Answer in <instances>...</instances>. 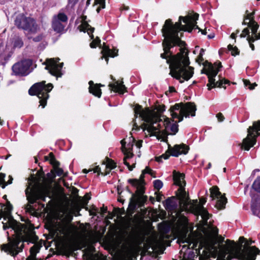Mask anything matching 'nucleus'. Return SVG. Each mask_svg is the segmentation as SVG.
I'll list each match as a JSON object with an SVG mask.
<instances>
[{
  "label": "nucleus",
  "mask_w": 260,
  "mask_h": 260,
  "mask_svg": "<svg viewBox=\"0 0 260 260\" xmlns=\"http://www.w3.org/2000/svg\"><path fill=\"white\" fill-rule=\"evenodd\" d=\"M228 49L230 51H231V53L232 55H236L239 54V51L238 50V49L236 46H233V45H232L231 44L228 45Z\"/></svg>",
  "instance_id": "nucleus-37"
},
{
  "label": "nucleus",
  "mask_w": 260,
  "mask_h": 260,
  "mask_svg": "<svg viewBox=\"0 0 260 260\" xmlns=\"http://www.w3.org/2000/svg\"><path fill=\"white\" fill-rule=\"evenodd\" d=\"M35 162H37L38 161V158L36 157H35Z\"/></svg>",
  "instance_id": "nucleus-63"
},
{
  "label": "nucleus",
  "mask_w": 260,
  "mask_h": 260,
  "mask_svg": "<svg viewBox=\"0 0 260 260\" xmlns=\"http://www.w3.org/2000/svg\"><path fill=\"white\" fill-rule=\"evenodd\" d=\"M142 140H139L136 143V146L138 148H140L142 147Z\"/></svg>",
  "instance_id": "nucleus-51"
},
{
  "label": "nucleus",
  "mask_w": 260,
  "mask_h": 260,
  "mask_svg": "<svg viewBox=\"0 0 260 260\" xmlns=\"http://www.w3.org/2000/svg\"><path fill=\"white\" fill-rule=\"evenodd\" d=\"M204 49H202L201 50L200 54L199 55L197 59V61L199 63L203 60V53L204 52Z\"/></svg>",
  "instance_id": "nucleus-46"
},
{
  "label": "nucleus",
  "mask_w": 260,
  "mask_h": 260,
  "mask_svg": "<svg viewBox=\"0 0 260 260\" xmlns=\"http://www.w3.org/2000/svg\"><path fill=\"white\" fill-rule=\"evenodd\" d=\"M3 223L4 230L11 228V231H14L15 237L12 240L8 238L9 243L2 245L1 249L12 256H15L22 251L23 244H22L20 247L19 246L21 242H32L38 239L32 228H28L26 224H22L13 218L9 219V226L6 223Z\"/></svg>",
  "instance_id": "nucleus-3"
},
{
  "label": "nucleus",
  "mask_w": 260,
  "mask_h": 260,
  "mask_svg": "<svg viewBox=\"0 0 260 260\" xmlns=\"http://www.w3.org/2000/svg\"><path fill=\"white\" fill-rule=\"evenodd\" d=\"M135 198L136 195L134 193H132V197L130 199V202L129 203L128 207L127 209L129 212H132V213H134V210L137 207V204L136 200H135Z\"/></svg>",
  "instance_id": "nucleus-31"
},
{
  "label": "nucleus",
  "mask_w": 260,
  "mask_h": 260,
  "mask_svg": "<svg viewBox=\"0 0 260 260\" xmlns=\"http://www.w3.org/2000/svg\"><path fill=\"white\" fill-rule=\"evenodd\" d=\"M1 175L2 176V177L0 179V186H1L3 188H5L7 185L10 184L12 183L13 178L10 176L9 180L6 182L4 179L5 175L2 174Z\"/></svg>",
  "instance_id": "nucleus-35"
},
{
  "label": "nucleus",
  "mask_w": 260,
  "mask_h": 260,
  "mask_svg": "<svg viewBox=\"0 0 260 260\" xmlns=\"http://www.w3.org/2000/svg\"><path fill=\"white\" fill-rule=\"evenodd\" d=\"M32 64L30 59H25L15 63L12 68L13 72L16 75H26Z\"/></svg>",
  "instance_id": "nucleus-19"
},
{
  "label": "nucleus",
  "mask_w": 260,
  "mask_h": 260,
  "mask_svg": "<svg viewBox=\"0 0 260 260\" xmlns=\"http://www.w3.org/2000/svg\"><path fill=\"white\" fill-rule=\"evenodd\" d=\"M224 241V238L222 237H220L219 239V242L222 243Z\"/></svg>",
  "instance_id": "nucleus-56"
},
{
  "label": "nucleus",
  "mask_w": 260,
  "mask_h": 260,
  "mask_svg": "<svg viewBox=\"0 0 260 260\" xmlns=\"http://www.w3.org/2000/svg\"><path fill=\"white\" fill-rule=\"evenodd\" d=\"M218 241L215 240L207 246L206 249L208 250L209 255L213 258H215L220 252V255L218 257L216 260H225V256L227 254H224L223 248L226 245H219L216 246Z\"/></svg>",
  "instance_id": "nucleus-15"
},
{
  "label": "nucleus",
  "mask_w": 260,
  "mask_h": 260,
  "mask_svg": "<svg viewBox=\"0 0 260 260\" xmlns=\"http://www.w3.org/2000/svg\"><path fill=\"white\" fill-rule=\"evenodd\" d=\"M154 187L157 189L159 190L163 186V183L160 180H155L153 182Z\"/></svg>",
  "instance_id": "nucleus-40"
},
{
  "label": "nucleus",
  "mask_w": 260,
  "mask_h": 260,
  "mask_svg": "<svg viewBox=\"0 0 260 260\" xmlns=\"http://www.w3.org/2000/svg\"><path fill=\"white\" fill-rule=\"evenodd\" d=\"M249 36H250L249 30L248 28H244L240 35V37L241 38H244L246 36H247L248 37Z\"/></svg>",
  "instance_id": "nucleus-44"
},
{
  "label": "nucleus",
  "mask_w": 260,
  "mask_h": 260,
  "mask_svg": "<svg viewBox=\"0 0 260 260\" xmlns=\"http://www.w3.org/2000/svg\"><path fill=\"white\" fill-rule=\"evenodd\" d=\"M248 134L243 140L241 148L249 150L256 143V137L260 135V121L254 122L251 126L248 128Z\"/></svg>",
  "instance_id": "nucleus-11"
},
{
  "label": "nucleus",
  "mask_w": 260,
  "mask_h": 260,
  "mask_svg": "<svg viewBox=\"0 0 260 260\" xmlns=\"http://www.w3.org/2000/svg\"><path fill=\"white\" fill-rule=\"evenodd\" d=\"M57 219L60 220L55 225V232L57 236H69L72 232L74 226L71 224L73 216L68 208L61 209L57 214Z\"/></svg>",
  "instance_id": "nucleus-6"
},
{
  "label": "nucleus",
  "mask_w": 260,
  "mask_h": 260,
  "mask_svg": "<svg viewBox=\"0 0 260 260\" xmlns=\"http://www.w3.org/2000/svg\"><path fill=\"white\" fill-rule=\"evenodd\" d=\"M137 204H138L140 207H142L144 206V204L147 201V196L144 195H141L137 196Z\"/></svg>",
  "instance_id": "nucleus-34"
},
{
  "label": "nucleus",
  "mask_w": 260,
  "mask_h": 260,
  "mask_svg": "<svg viewBox=\"0 0 260 260\" xmlns=\"http://www.w3.org/2000/svg\"><path fill=\"white\" fill-rule=\"evenodd\" d=\"M149 200L152 203L154 201V198L153 197H150V198H149Z\"/></svg>",
  "instance_id": "nucleus-60"
},
{
  "label": "nucleus",
  "mask_w": 260,
  "mask_h": 260,
  "mask_svg": "<svg viewBox=\"0 0 260 260\" xmlns=\"http://www.w3.org/2000/svg\"><path fill=\"white\" fill-rule=\"evenodd\" d=\"M53 86L51 83L45 84V81L37 83L29 89V94L36 95L40 99V106L44 108L46 106L47 100L49 98L48 93L52 90Z\"/></svg>",
  "instance_id": "nucleus-9"
},
{
  "label": "nucleus",
  "mask_w": 260,
  "mask_h": 260,
  "mask_svg": "<svg viewBox=\"0 0 260 260\" xmlns=\"http://www.w3.org/2000/svg\"><path fill=\"white\" fill-rule=\"evenodd\" d=\"M23 45L22 40L19 38H16L13 41H10L6 45L7 49L12 51L15 48H20Z\"/></svg>",
  "instance_id": "nucleus-25"
},
{
  "label": "nucleus",
  "mask_w": 260,
  "mask_h": 260,
  "mask_svg": "<svg viewBox=\"0 0 260 260\" xmlns=\"http://www.w3.org/2000/svg\"><path fill=\"white\" fill-rule=\"evenodd\" d=\"M252 15V13L247 14V17L244 20L243 24H247L251 28V36H249L247 38V40L251 50H254V46L252 43L260 39V32L257 33L258 25L253 20Z\"/></svg>",
  "instance_id": "nucleus-12"
},
{
  "label": "nucleus",
  "mask_w": 260,
  "mask_h": 260,
  "mask_svg": "<svg viewBox=\"0 0 260 260\" xmlns=\"http://www.w3.org/2000/svg\"><path fill=\"white\" fill-rule=\"evenodd\" d=\"M238 255L240 258H244L245 260H255V254H251L250 256H246V255H242L240 253V250L238 252Z\"/></svg>",
  "instance_id": "nucleus-36"
},
{
  "label": "nucleus",
  "mask_w": 260,
  "mask_h": 260,
  "mask_svg": "<svg viewBox=\"0 0 260 260\" xmlns=\"http://www.w3.org/2000/svg\"><path fill=\"white\" fill-rule=\"evenodd\" d=\"M240 245L236 244L234 241H231L230 240H226L227 246H225L223 248L224 254H229V256L236 258L240 260H245L244 258H241L238 255V252L240 250V253L242 255H246V256H250L251 254H255V257L257 255L259 254L260 250L255 246L251 247H246L243 246L242 243H244L246 239L244 237H240L239 238Z\"/></svg>",
  "instance_id": "nucleus-5"
},
{
  "label": "nucleus",
  "mask_w": 260,
  "mask_h": 260,
  "mask_svg": "<svg viewBox=\"0 0 260 260\" xmlns=\"http://www.w3.org/2000/svg\"><path fill=\"white\" fill-rule=\"evenodd\" d=\"M254 242L252 240H250L249 242L247 241L246 243H245V245H246V247H249V245L252 244Z\"/></svg>",
  "instance_id": "nucleus-54"
},
{
  "label": "nucleus",
  "mask_w": 260,
  "mask_h": 260,
  "mask_svg": "<svg viewBox=\"0 0 260 260\" xmlns=\"http://www.w3.org/2000/svg\"><path fill=\"white\" fill-rule=\"evenodd\" d=\"M44 159L45 161H48L49 162H58L55 160V157L52 153H50L48 155L45 156Z\"/></svg>",
  "instance_id": "nucleus-39"
},
{
  "label": "nucleus",
  "mask_w": 260,
  "mask_h": 260,
  "mask_svg": "<svg viewBox=\"0 0 260 260\" xmlns=\"http://www.w3.org/2000/svg\"><path fill=\"white\" fill-rule=\"evenodd\" d=\"M90 198H88L87 201H84L83 199L81 200V204L83 208L85 206H86L87 204L88 200H89Z\"/></svg>",
  "instance_id": "nucleus-50"
},
{
  "label": "nucleus",
  "mask_w": 260,
  "mask_h": 260,
  "mask_svg": "<svg viewBox=\"0 0 260 260\" xmlns=\"http://www.w3.org/2000/svg\"><path fill=\"white\" fill-rule=\"evenodd\" d=\"M210 191V197L212 198V200H217L215 207L218 209H224L227 203V199L225 197V194H222L216 186L211 187Z\"/></svg>",
  "instance_id": "nucleus-17"
},
{
  "label": "nucleus",
  "mask_w": 260,
  "mask_h": 260,
  "mask_svg": "<svg viewBox=\"0 0 260 260\" xmlns=\"http://www.w3.org/2000/svg\"><path fill=\"white\" fill-rule=\"evenodd\" d=\"M244 84L245 86H247L249 85V88L250 89H253L255 88V86H257V84L256 83H254L253 84H251L249 80H243Z\"/></svg>",
  "instance_id": "nucleus-42"
},
{
  "label": "nucleus",
  "mask_w": 260,
  "mask_h": 260,
  "mask_svg": "<svg viewBox=\"0 0 260 260\" xmlns=\"http://www.w3.org/2000/svg\"><path fill=\"white\" fill-rule=\"evenodd\" d=\"M139 128H139V126L137 125V124L135 122H134L132 131H137V130L139 129Z\"/></svg>",
  "instance_id": "nucleus-52"
},
{
  "label": "nucleus",
  "mask_w": 260,
  "mask_h": 260,
  "mask_svg": "<svg viewBox=\"0 0 260 260\" xmlns=\"http://www.w3.org/2000/svg\"><path fill=\"white\" fill-rule=\"evenodd\" d=\"M50 188L46 186H37L32 188L27 187L25 190V194L28 204L26 205L25 209L27 211H31L33 210L30 204L35 203L38 200L45 201V198L49 196Z\"/></svg>",
  "instance_id": "nucleus-8"
},
{
  "label": "nucleus",
  "mask_w": 260,
  "mask_h": 260,
  "mask_svg": "<svg viewBox=\"0 0 260 260\" xmlns=\"http://www.w3.org/2000/svg\"><path fill=\"white\" fill-rule=\"evenodd\" d=\"M171 118L160 115L157 111L148 108L142 109L136 105L134 108L135 116L139 115L144 121L141 127L146 136H155L158 140L166 142L167 136L175 135L178 131V122L183 120V117L195 115V105L190 103L176 104L169 109Z\"/></svg>",
  "instance_id": "nucleus-2"
},
{
  "label": "nucleus",
  "mask_w": 260,
  "mask_h": 260,
  "mask_svg": "<svg viewBox=\"0 0 260 260\" xmlns=\"http://www.w3.org/2000/svg\"><path fill=\"white\" fill-rule=\"evenodd\" d=\"M68 21L67 16L63 13H59L52 19V26L54 31L61 32L63 31Z\"/></svg>",
  "instance_id": "nucleus-16"
},
{
  "label": "nucleus",
  "mask_w": 260,
  "mask_h": 260,
  "mask_svg": "<svg viewBox=\"0 0 260 260\" xmlns=\"http://www.w3.org/2000/svg\"><path fill=\"white\" fill-rule=\"evenodd\" d=\"M252 187L255 190L260 192V177H258L254 181Z\"/></svg>",
  "instance_id": "nucleus-38"
},
{
  "label": "nucleus",
  "mask_w": 260,
  "mask_h": 260,
  "mask_svg": "<svg viewBox=\"0 0 260 260\" xmlns=\"http://www.w3.org/2000/svg\"><path fill=\"white\" fill-rule=\"evenodd\" d=\"M116 164H102L103 171L102 170V168L98 166L92 169L87 170L84 169L83 170L82 172L84 173H87L88 172L93 171V173H98V174L105 176L108 174L111 170L116 167Z\"/></svg>",
  "instance_id": "nucleus-20"
},
{
  "label": "nucleus",
  "mask_w": 260,
  "mask_h": 260,
  "mask_svg": "<svg viewBox=\"0 0 260 260\" xmlns=\"http://www.w3.org/2000/svg\"><path fill=\"white\" fill-rule=\"evenodd\" d=\"M79 0H68V6L71 8L74 7L78 2Z\"/></svg>",
  "instance_id": "nucleus-45"
},
{
  "label": "nucleus",
  "mask_w": 260,
  "mask_h": 260,
  "mask_svg": "<svg viewBox=\"0 0 260 260\" xmlns=\"http://www.w3.org/2000/svg\"><path fill=\"white\" fill-rule=\"evenodd\" d=\"M231 38L233 39H235L236 38V35L234 34V33H232L231 35Z\"/></svg>",
  "instance_id": "nucleus-59"
},
{
  "label": "nucleus",
  "mask_w": 260,
  "mask_h": 260,
  "mask_svg": "<svg viewBox=\"0 0 260 260\" xmlns=\"http://www.w3.org/2000/svg\"><path fill=\"white\" fill-rule=\"evenodd\" d=\"M100 42L101 40L97 37L95 39L92 41L90 43V46L91 48H95L99 44H100Z\"/></svg>",
  "instance_id": "nucleus-43"
},
{
  "label": "nucleus",
  "mask_w": 260,
  "mask_h": 260,
  "mask_svg": "<svg viewBox=\"0 0 260 260\" xmlns=\"http://www.w3.org/2000/svg\"><path fill=\"white\" fill-rule=\"evenodd\" d=\"M93 6L95 7L96 12L99 13L102 9L105 7V0H94Z\"/></svg>",
  "instance_id": "nucleus-32"
},
{
  "label": "nucleus",
  "mask_w": 260,
  "mask_h": 260,
  "mask_svg": "<svg viewBox=\"0 0 260 260\" xmlns=\"http://www.w3.org/2000/svg\"><path fill=\"white\" fill-rule=\"evenodd\" d=\"M216 117L217 118L219 122L223 121L224 120V117L223 115L221 113H218L216 115Z\"/></svg>",
  "instance_id": "nucleus-48"
},
{
  "label": "nucleus",
  "mask_w": 260,
  "mask_h": 260,
  "mask_svg": "<svg viewBox=\"0 0 260 260\" xmlns=\"http://www.w3.org/2000/svg\"><path fill=\"white\" fill-rule=\"evenodd\" d=\"M109 86L113 91L120 93H123L125 89V86L122 83H119L117 81L114 83L109 84Z\"/></svg>",
  "instance_id": "nucleus-28"
},
{
  "label": "nucleus",
  "mask_w": 260,
  "mask_h": 260,
  "mask_svg": "<svg viewBox=\"0 0 260 260\" xmlns=\"http://www.w3.org/2000/svg\"><path fill=\"white\" fill-rule=\"evenodd\" d=\"M150 174L151 176H152V173H153V171L151 169H150L149 167H146V168L143 170L142 171V174L140 175V179L138 180L139 181L141 182V184H144L145 183V181H144V175L145 174Z\"/></svg>",
  "instance_id": "nucleus-33"
},
{
  "label": "nucleus",
  "mask_w": 260,
  "mask_h": 260,
  "mask_svg": "<svg viewBox=\"0 0 260 260\" xmlns=\"http://www.w3.org/2000/svg\"><path fill=\"white\" fill-rule=\"evenodd\" d=\"M194 238H193L191 235H189L187 237L185 235L181 239L179 240V243H186L188 244V248H189V246L191 244H193L192 247H196L197 246V243H194Z\"/></svg>",
  "instance_id": "nucleus-29"
},
{
  "label": "nucleus",
  "mask_w": 260,
  "mask_h": 260,
  "mask_svg": "<svg viewBox=\"0 0 260 260\" xmlns=\"http://www.w3.org/2000/svg\"><path fill=\"white\" fill-rule=\"evenodd\" d=\"M59 58H49L46 60L45 69L48 70L49 73L53 76L61 77L62 75L61 69L63 63H59Z\"/></svg>",
  "instance_id": "nucleus-14"
},
{
  "label": "nucleus",
  "mask_w": 260,
  "mask_h": 260,
  "mask_svg": "<svg viewBox=\"0 0 260 260\" xmlns=\"http://www.w3.org/2000/svg\"><path fill=\"white\" fill-rule=\"evenodd\" d=\"M128 182L131 183L133 186L137 187V190L136 191V197L137 196L144 195V184H141V182L138 179H129Z\"/></svg>",
  "instance_id": "nucleus-24"
},
{
  "label": "nucleus",
  "mask_w": 260,
  "mask_h": 260,
  "mask_svg": "<svg viewBox=\"0 0 260 260\" xmlns=\"http://www.w3.org/2000/svg\"><path fill=\"white\" fill-rule=\"evenodd\" d=\"M128 168V170L129 171H132L133 169L135 168V164H133V165H130V164L129 163H127V164H124Z\"/></svg>",
  "instance_id": "nucleus-49"
},
{
  "label": "nucleus",
  "mask_w": 260,
  "mask_h": 260,
  "mask_svg": "<svg viewBox=\"0 0 260 260\" xmlns=\"http://www.w3.org/2000/svg\"><path fill=\"white\" fill-rule=\"evenodd\" d=\"M89 91L95 96L100 98L102 94V91L100 87L104 86L101 84H94L92 81L89 82Z\"/></svg>",
  "instance_id": "nucleus-23"
},
{
  "label": "nucleus",
  "mask_w": 260,
  "mask_h": 260,
  "mask_svg": "<svg viewBox=\"0 0 260 260\" xmlns=\"http://www.w3.org/2000/svg\"><path fill=\"white\" fill-rule=\"evenodd\" d=\"M173 176L174 184L179 186L176 191V195L179 200L181 209L182 211H190L197 216L201 215L204 223L207 224L209 218V214L204 208L203 205L198 204L197 200L193 201L189 200L188 194L185 191L184 188L186 184L184 174L174 171ZM200 202L202 204H204L206 202V200L202 198L200 199Z\"/></svg>",
  "instance_id": "nucleus-4"
},
{
  "label": "nucleus",
  "mask_w": 260,
  "mask_h": 260,
  "mask_svg": "<svg viewBox=\"0 0 260 260\" xmlns=\"http://www.w3.org/2000/svg\"><path fill=\"white\" fill-rule=\"evenodd\" d=\"M90 1H91V0H87V2H86V4L87 6H88L90 5Z\"/></svg>",
  "instance_id": "nucleus-61"
},
{
  "label": "nucleus",
  "mask_w": 260,
  "mask_h": 260,
  "mask_svg": "<svg viewBox=\"0 0 260 260\" xmlns=\"http://www.w3.org/2000/svg\"><path fill=\"white\" fill-rule=\"evenodd\" d=\"M198 17L199 14L197 13L184 17L180 16L179 21L174 24L171 19H167L162 28L164 53L160 56L166 59L167 62L169 64L170 74L181 83L192 77L193 68L189 66L188 53L185 48V43L180 39L179 32L183 30L190 32L196 26L202 34L206 35V30H202L196 26Z\"/></svg>",
  "instance_id": "nucleus-1"
},
{
  "label": "nucleus",
  "mask_w": 260,
  "mask_h": 260,
  "mask_svg": "<svg viewBox=\"0 0 260 260\" xmlns=\"http://www.w3.org/2000/svg\"><path fill=\"white\" fill-rule=\"evenodd\" d=\"M101 210L103 213H105L107 212V207H102L101 208Z\"/></svg>",
  "instance_id": "nucleus-53"
},
{
  "label": "nucleus",
  "mask_w": 260,
  "mask_h": 260,
  "mask_svg": "<svg viewBox=\"0 0 260 260\" xmlns=\"http://www.w3.org/2000/svg\"><path fill=\"white\" fill-rule=\"evenodd\" d=\"M55 165L54 166V168L55 169V174H56L58 176H61L63 174V171L62 169L59 168L58 167V165L59 164H53Z\"/></svg>",
  "instance_id": "nucleus-41"
},
{
  "label": "nucleus",
  "mask_w": 260,
  "mask_h": 260,
  "mask_svg": "<svg viewBox=\"0 0 260 260\" xmlns=\"http://www.w3.org/2000/svg\"><path fill=\"white\" fill-rule=\"evenodd\" d=\"M218 230L217 229H215L213 230V233L216 235H218Z\"/></svg>",
  "instance_id": "nucleus-58"
},
{
  "label": "nucleus",
  "mask_w": 260,
  "mask_h": 260,
  "mask_svg": "<svg viewBox=\"0 0 260 260\" xmlns=\"http://www.w3.org/2000/svg\"><path fill=\"white\" fill-rule=\"evenodd\" d=\"M175 91V89L174 87H170V88H169V91L170 92H174Z\"/></svg>",
  "instance_id": "nucleus-55"
},
{
  "label": "nucleus",
  "mask_w": 260,
  "mask_h": 260,
  "mask_svg": "<svg viewBox=\"0 0 260 260\" xmlns=\"http://www.w3.org/2000/svg\"><path fill=\"white\" fill-rule=\"evenodd\" d=\"M189 150V147L185 144L175 145L173 147H169L168 153H166L156 158L157 161H161L162 159H167L171 154L174 156H178L180 154H186Z\"/></svg>",
  "instance_id": "nucleus-13"
},
{
  "label": "nucleus",
  "mask_w": 260,
  "mask_h": 260,
  "mask_svg": "<svg viewBox=\"0 0 260 260\" xmlns=\"http://www.w3.org/2000/svg\"><path fill=\"white\" fill-rule=\"evenodd\" d=\"M221 67L220 62H215L213 64L206 62L204 64V72L208 77L209 83L207 84L208 89L210 90L214 87H222L223 81L222 80L215 81V77L219 72V69Z\"/></svg>",
  "instance_id": "nucleus-10"
},
{
  "label": "nucleus",
  "mask_w": 260,
  "mask_h": 260,
  "mask_svg": "<svg viewBox=\"0 0 260 260\" xmlns=\"http://www.w3.org/2000/svg\"><path fill=\"white\" fill-rule=\"evenodd\" d=\"M15 24L19 28H21L26 31V33L29 39H32L35 42H39L42 39L41 35L37 36L36 37L33 36L39 30V28L34 19L20 15L16 18Z\"/></svg>",
  "instance_id": "nucleus-7"
},
{
  "label": "nucleus",
  "mask_w": 260,
  "mask_h": 260,
  "mask_svg": "<svg viewBox=\"0 0 260 260\" xmlns=\"http://www.w3.org/2000/svg\"><path fill=\"white\" fill-rule=\"evenodd\" d=\"M42 247L41 243H35L29 250L30 255L27 258L28 259H30L32 258L34 260L36 257L37 254L39 252L41 248Z\"/></svg>",
  "instance_id": "nucleus-27"
},
{
  "label": "nucleus",
  "mask_w": 260,
  "mask_h": 260,
  "mask_svg": "<svg viewBox=\"0 0 260 260\" xmlns=\"http://www.w3.org/2000/svg\"><path fill=\"white\" fill-rule=\"evenodd\" d=\"M12 210V206L9 202L7 205L5 207L4 209H1L0 213V219H1L3 217L8 218L11 214Z\"/></svg>",
  "instance_id": "nucleus-30"
},
{
  "label": "nucleus",
  "mask_w": 260,
  "mask_h": 260,
  "mask_svg": "<svg viewBox=\"0 0 260 260\" xmlns=\"http://www.w3.org/2000/svg\"><path fill=\"white\" fill-rule=\"evenodd\" d=\"M118 201L119 202L122 203V204H123L124 201V200L123 199H122L121 197L118 198Z\"/></svg>",
  "instance_id": "nucleus-57"
},
{
  "label": "nucleus",
  "mask_w": 260,
  "mask_h": 260,
  "mask_svg": "<svg viewBox=\"0 0 260 260\" xmlns=\"http://www.w3.org/2000/svg\"><path fill=\"white\" fill-rule=\"evenodd\" d=\"M135 142V139L132 136L121 141L122 151L124 155L123 158L124 162L126 161L127 159L133 156L132 149Z\"/></svg>",
  "instance_id": "nucleus-18"
},
{
  "label": "nucleus",
  "mask_w": 260,
  "mask_h": 260,
  "mask_svg": "<svg viewBox=\"0 0 260 260\" xmlns=\"http://www.w3.org/2000/svg\"><path fill=\"white\" fill-rule=\"evenodd\" d=\"M166 204L167 206H173L174 205V202L170 198H168L166 200Z\"/></svg>",
  "instance_id": "nucleus-47"
},
{
  "label": "nucleus",
  "mask_w": 260,
  "mask_h": 260,
  "mask_svg": "<svg viewBox=\"0 0 260 260\" xmlns=\"http://www.w3.org/2000/svg\"><path fill=\"white\" fill-rule=\"evenodd\" d=\"M157 201H160V197H158L157 198Z\"/></svg>",
  "instance_id": "nucleus-64"
},
{
  "label": "nucleus",
  "mask_w": 260,
  "mask_h": 260,
  "mask_svg": "<svg viewBox=\"0 0 260 260\" xmlns=\"http://www.w3.org/2000/svg\"><path fill=\"white\" fill-rule=\"evenodd\" d=\"M211 164H208V165H207V167L206 168L207 169H209L211 168Z\"/></svg>",
  "instance_id": "nucleus-62"
},
{
  "label": "nucleus",
  "mask_w": 260,
  "mask_h": 260,
  "mask_svg": "<svg viewBox=\"0 0 260 260\" xmlns=\"http://www.w3.org/2000/svg\"><path fill=\"white\" fill-rule=\"evenodd\" d=\"M60 249L64 255L69 256L75 250L77 249V248L75 243L68 242L63 243Z\"/></svg>",
  "instance_id": "nucleus-22"
},
{
  "label": "nucleus",
  "mask_w": 260,
  "mask_h": 260,
  "mask_svg": "<svg viewBox=\"0 0 260 260\" xmlns=\"http://www.w3.org/2000/svg\"><path fill=\"white\" fill-rule=\"evenodd\" d=\"M118 50L116 49L111 50L106 45H104L102 53L103 54L102 58H105L107 63H108V57H114L117 55Z\"/></svg>",
  "instance_id": "nucleus-26"
},
{
  "label": "nucleus",
  "mask_w": 260,
  "mask_h": 260,
  "mask_svg": "<svg viewBox=\"0 0 260 260\" xmlns=\"http://www.w3.org/2000/svg\"><path fill=\"white\" fill-rule=\"evenodd\" d=\"M87 17L86 16H83L81 17V24L79 26V30L82 31L87 32L91 39H93L92 32L94 28L90 26L86 21Z\"/></svg>",
  "instance_id": "nucleus-21"
}]
</instances>
